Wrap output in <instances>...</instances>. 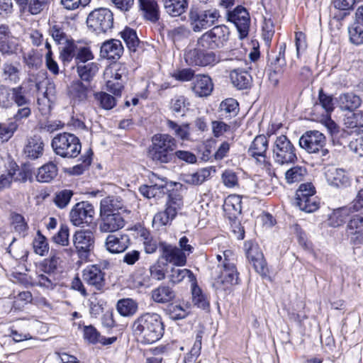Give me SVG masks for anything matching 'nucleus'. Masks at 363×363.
<instances>
[{"instance_id": "obj_50", "label": "nucleus", "mask_w": 363, "mask_h": 363, "mask_svg": "<svg viewBox=\"0 0 363 363\" xmlns=\"http://www.w3.org/2000/svg\"><path fill=\"white\" fill-rule=\"evenodd\" d=\"M216 259L218 262V268L236 267V255L230 249L221 250L216 255Z\"/></svg>"}, {"instance_id": "obj_31", "label": "nucleus", "mask_w": 363, "mask_h": 363, "mask_svg": "<svg viewBox=\"0 0 363 363\" xmlns=\"http://www.w3.org/2000/svg\"><path fill=\"white\" fill-rule=\"evenodd\" d=\"M129 241L127 235H109L106 240V247L111 253H120L128 247Z\"/></svg>"}, {"instance_id": "obj_41", "label": "nucleus", "mask_w": 363, "mask_h": 363, "mask_svg": "<svg viewBox=\"0 0 363 363\" xmlns=\"http://www.w3.org/2000/svg\"><path fill=\"white\" fill-rule=\"evenodd\" d=\"M44 143L40 136L30 138L25 147V153L32 159L38 158L43 155Z\"/></svg>"}, {"instance_id": "obj_58", "label": "nucleus", "mask_w": 363, "mask_h": 363, "mask_svg": "<svg viewBox=\"0 0 363 363\" xmlns=\"http://www.w3.org/2000/svg\"><path fill=\"white\" fill-rule=\"evenodd\" d=\"M18 125L16 122H9L8 123H0V143L7 142L12 138L14 133L17 130Z\"/></svg>"}, {"instance_id": "obj_4", "label": "nucleus", "mask_w": 363, "mask_h": 363, "mask_svg": "<svg viewBox=\"0 0 363 363\" xmlns=\"http://www.w3.org/2000/svg\"><path fill=\"white\" fill-rule=\"evenodd\" d=\"M273 162L280 166L294 164L298 161L296 148L284 135L276 138L272 145Z\"/></svg>"}, {"instance_id": "obj_47", "label": "nucleus", "mask_w": 363, "mask_h": 363, "mask_svg": "<svg viewBox=\"0 0 363 363\" xmlns=\"http://www.w3.org/2000/svg\"><path fill=\"white\" fill-rule=\"evenodd\" d=\"M350 211L352 209H350V207H342L334 210L329 216L328 225L333 228L342 225L345 223Z\"/></svg>"}, {"instance_id": "obj_15", "label": "nucleus", "mask_w": 363, "mask_h": 363, "mask_svg": "<svg viewBox=\"0 0 363 363\" xmlns=\"http://www.w3.org/2000/svg\"><path fill=\"white\" fill-rule=\"evenodd\" d=\"M244 250L248 261L252 264L255 271L262 277L267 276L268 268L263 253L259 246L252 241H246Z\"/></svg>"}, {"instance_id": "obj_8", "label": "nucleus", "mask_w": 363, "mask_h": 363, "mask_svg": "<svg viewBox=\"0 0 363 363\" xmlns=\"http://www.w3.org/2000/svg\"><path fill=\"white\" fill-rule=\"evenodd\" d=\"M219 17V11L216 9L201 10L192 8L189 14L191 27L196 33L212 26L218 21Z\"/></svg>"}, {"instance_id": "obj_45", "label": "nucleus", "mask_w": 363, "mask_h": 363, "mask_svg": "<svg viewBox=\"0 0 363 363\" xmlns=\"http://www.w3.org/2000/svg\"><path fill=\"white\" fill-rule=\"evenodd\" d=\"M166 124L168 129L172 131L175 137L183 141L189 140L191 133L189 123L179 125L172 120H167Z\"/></svg>"}, {"instance_id": "obj_21", "label": "nucleus", "mask_w": 363, "mask_h": 363, "mask_svg": "<svg viewBox=\"0 0 363 363\" xmlns=\"http://www.w3.org/2000/svg\"><path fill=\"white\" fill-rule=\"evenodd\" d=\"M19 50L18 40L13 36L9 27L2 24L0 26V52L5 56H11L17 53Z\"/></svg>"}, {"instance_id": "obj_44", "label": "nucleus", "mask_w": 363, "mask_h": 363, "mask_svg": "<svg viewBox=\"0 0 363 363\" xmlns=\"http://www.w3.org/2000/svg\"><path fill=\"white\" fill-rule=\"evenodd\" d=\"M121 38L125 42L127 48L130 52H136L140 44L136 31L129 27H125L120 32Z\"/></svg>"}, {"instance_id": "obj_39", "label": "nucleus", "mask_w": 363, "mask_h": 363, "mask_svg": "<svg viewBox=\"0 0 363 363\" xmlns=\"http://www.w3.org/2000/svg\"><path fill=\"white\" fill-rule=\"evenodd\" d=\"M151 297L155 302L165 303L174 298L175 293L169 286L160 285L152 291Z\"/></svg>"}, {"instance_id": "obj_32", "label": "nucleus", "mask_w": 363, "mask_h": 363, "mask_svg": "<svg viewBox=\"0 0 363 363\" xmlns=\"http://www.w3.org/2000/svg\"><path fill=\"white\" fill-rule=\"evenodd\" d=\"M139 4L145 20L156 23L160 19V9L155 0H139Z\"/></svg>"}, {"instance_id": "obj_36", "label": "nucleus", "mask_w": 363, "mask_h": 363, "mask_svg": "<svg viewBox=\"0 0 363 363\" xmlns=\"http://www.w3.org/2000/svg\"><path fill=\"white\" fill-rule=\"evenodd\" d=\"M269 141L264 135H257L247 150L248 155L252 157H265L268 149Z\"/></svg>"}, {"instance_id": "obj_7", "label": "nucleus", "mask_w": 363, "mask_h": 363, "mask_svg": "<svg viewBox=\"0 0 363 363\" xmlns=\"http://www.w3.org/2000/svg\"><path fill=\"white\" fill-rule=\"evenodd\" d=\"M86 25L96 34L106 33L113 26V14L107 8L95 9L89 13Z\"/></svg>"}, {"instance_id": "obj_43", "label": "nucleus", "mask_w": 363, "mask_h": 363, "mask_svg": "<svg viewBox=\"0 0 363 363\" xmlns=\"http://www.w3.org/2000/svg\"><path fill=\"white\" fill-rule=\"evenodd\" d=\"M286 43H282L279 46L278 54L269 55L268 60L270 63V66L276 72H282L283 68L286 66L285 59V51H286Z\"/></svg>"}, {"instance_id": "obj_19", "label": "nucleus", "mask_w": 363, "mask_h": 363, "mask_svg": "<svg viewBox=\"0 0 363 363\" xmlns=\"http://www.w3.org/2000/svg\"><path fill=\"white\" fill-rule=\"evenodd\" d=\"M325 142V137L323 133L318 130H309L300 138L299 145L307 152L312 154L324 147Z\"/></svg>"}, {"instance_id": "obj_5", "label": "nucleus", "mask_w": 363, "mask_h": 363, "mask_svg": "<svg viewBox=\"0 0 363 363\" xmlns=\"http://www.w3.org/2000/svg\"><path fill=\"white\" fill-rule=\"evenodd\" d=\"M183 205L182 191L177 189L169 191L164 211L155 214L153 223L158 226H164L170 223L175 218Z\"/></svg>"}, {"instance_id": "obj_46", "label": "nucleus", "mask_w": 363, "mask_h": 363, "mask_svg": "<svg viewBox=\"0 0 363 363\" xmlns=\"http://www.w3.org/2000/svg\"><path fill=\"white\" fill-rule=\"evenodd\" d=\"M77 46L74 40L71 39L67 43L60 45V59L66 65L69 64L76 55Z\"/></svg>"}, {"instance_id": "obj_13", "label": "nucleus", "mask_w": 363, "mask_h": 363, "mask_svg": "<svg viewBox=\"0 0 363 363\" xmlns=\"http://www.w3.org/2000/svg\"><path fill=\"white\" fill-rule=\"evenodd\" d=\"M345 237L353 249L363 246V216H352L345 228Z\"/></svg>"}, {"instance_id": "obj_24", "label": "nucleus", "mask_w": 363, "mask_h": 363, "mask_svg": "<svg viewBox=\"0 0 363 363\" xmlns=\"http://www.w3.org/2000/svg\"><path fill=\"white\" fill-rule=\"evenodd\" d=\"M129 213L127 209L125 201L116 196H107L103 199L100 203V213Z\"/></svg>"}, {"instance_id": "obj_62", "label": "nucleus", "mask_w": 363, "mask_h": 363, "mask_svg": "<svg viewBox=\"0 0 363 363\" xmlns=\"http://www.w3.org/2000/svg\"><path fill=\"white\" fill-rule=\"evenodd\" d=\"M33 245L34 252L40 256L45 255L48 252L49 247L46 238L39 230L33 240Z\"/></svg>"}, {"instance_id": "obj_17", "label": "nucleus", "mask_w": 363, "mask_h": 363, "mask_svg": "<svg viewBox=\"0 0 363 363\" xmlns=\"http://www.w3.org/2000/svg\"><path fill=\"white\" fill-rule=\"evenodd\" d=\"M227 19L234 23L241 39L248 35L250 18L245 8L238 6L234 10L228 11Z\"/></svg>"}, {"instance_id": "obj_37", "label": "nucleus", "mask_w": 363, "mask_h": 363, "mask_svg": "<svg viewBox=\"0 0 363 363\" xmlns=\"http://www.w3.org/2000/svg\"><path fill=\"white\" fill-rule=\"evenodd\" d=\"M99 71V65L96 62L77 64V72L82 82L91 84L94 77Z\"/></svg>"}, {"instance_id": "obj_28", "label": "nucleus", "mask_w": 363, "mask_h": 363, "mask_svg": "<svg viewBox=\"0 0 363 363\" xmlns=\"http://www.w3.org/2000/svg\"><path fill=\"white\" fill-rule=\"evenodd\" d=\"M239 112V104L233 99L228 98L223 100L219 106L218 110V118L220 120L229 121L235 117Z\"/></svg>"}, {"instance_id": "obj_49", "label": "nucleus", "mask_w": 363, "mask_h": 363, "mask_svg": "<svg viewBox=\"0 0 363 363\" xmlns=\"http://www.w3.org/2000/svg\"><path fill=\"white\" fill-rule=\"evenodd\" d=\"M58 279L55 274L39 272L37 273L36 284L42 288L52 290L58 285Z\"/></svg>"}, {"instance_id": "obj_9", "label": "nucleus", "mask_w": 363, "mask_h": 363, "mask_svg": "<svg viewBox=\"0 0 363 363\" xmlns=\"http://www.w3.org/2000/svg\"><path fill=\"white\" fill-rule=\"evenodd\" d=\"M315 193V187L311 183L299 186L296 192V205L301 211L312 213L318 209L319 202Z\"/></svg>"}, {"instance_id": "obj_10", "label": "nucleus", "mask_w": 363, "mask_h": 363, "mask_svg": "<svg viewBox=\"0 0 363 363\" xmlns=\"http://www.w3.org/2000/svg\"><path fill=\"white\" fill-rule=\"evenodd\" d=\"M72 242L78 257L81 259H87L94 250L95 238L89 230H79L75 232Z\"/></svg>"}, {"instance_id": "obj_38", "label": "nucleus", "mask_w": 363, "mask_h": 363, "mask_svg": "<svg viewBox=\"0 0 363 363\" xmlns=\"http://www.w3.org/2000/svg\"><path fill=\"white\" fill-rule=\"evenodd\" d=\"M191 295L192 303L195 306L206 312L210 311L209 299L197 285V281L195 282V284L191 285Z\"/></svg>"}, {"instance_id": "obj_30", "label": "nucleus", "mask_w": 363, "mask_h": 363, "mask_svg": "<svg viewBox=\"0 0 363 363\" xmlns=\"http://www.w3.org/2000/svg\"><path fill=\"white\" fill-rule=\"evenodd\" d=\"M83 337L86 342L93 345L101 343L103 345H108L113 344L116 340L115 337L106 338L101 336L99 332L91 325L84 326Z\"/></svg>"}, {"instance_id": "obj_3", "label": "nucleus", "mask_w": 363, "mask_h": 363, "mask_svg": "<svg viewBox=\"0 0 363 363\" xmlns=\"http://www.w3.org/2000/svg\"><path fill=\"white\" fill-rule=\"evenodd\" d=\"M51 146L54 152L63 158H75L82 149L79 139L67 132L55 135L52 140Z\"/></svg>"}, {"instance_id": "obj_61", "label": "nucleus", "mask_w": 363, "mask_h": 363, "mask_svg": "<svg viewBox=\"0 0 363 363\" xmlns=\"http://www.w3.org/2000/svg\"><path fill=\"white\" fill-rule=\"evenodd\" d=\"M127 72V68L124 65L115 64L107 68L104 74L106 76L110 75L115 80H123V78H126Z\"/></svg>"}, {"instance_id": "obj_59", "label": "nucleus", "mask_w": 363, "mask_h": 363, "mask_svg": "<svg viewBox=\"0 0 363 363\" xmlns=\"http://www.w3.org/2000/svg\"><path fill=\"white\" fill-rule=\"evenodd\" d=\"M189 102L184 96H175L171 101V110L174 113H182L184 115L189 109Z\"/></svg>"}, {"instance_id": "obj_20", "label": "nucleus", "mask_w": 363, "mask_h": 363, "mask_svg": "<svg viewBox=\"0 0 363 363\" xmlns=\"http://www.w3.org/2000/svg\"><path fill=\"white\" fill-rule=\"evenodd\" d=\"M219 274L215 279L213 286L216 290H227L231 286L239 284V272L237 267L218 268Z\"/></svg>"}, {"instance_id": "obj_2", "label": "nucleus", "mask_w": 363, "mask_h": 363, "mask_svg": "<svg viewBox=\"0 0 363 363\" xmlns=\"http://www.w3.org/2000/svg\"><path fill=\"white\" fill-rule=\"evenodd\" d=\"M177 147L175 138L166 133H157L152 138L147 156L153 162L160 164L169 163L174 159Z\"/></svg>"}, {"instance_id": "obj_56", "label": "nucleus", "mask_w": 363, "mask_h": 363, "mask_svg": "<svg viewBox=\"0 0 363 363\" xmlns=\"http://www.w3.org/2000/svg\"><path fill=\"white\" fill-rule=\"evenodd\" d=\"M49 33L56 44L61 45L72 38L65 32L60 25H54L50 28Z\"/></svg>"}, {"instance_id": "obj_55", "label": "nucleus", "mask_w": 363, "mask_h": 363, "mask_svg": "<svg viewBox=\"0 0 363 363\" xmlns=\"http://www.w3.org/2000/svg\"><path fill=\"white\" fill-rule=\"evenodd\" d=\"M13 103L17 106L21 107L24 105H30V100L28 96L26 89L21 85L12 87Z\"/></svg>"}, {"instance_id": "obj_42", "label": "nucleus", "mask_w": 363, "mask_h": 363, "mask_svg": "<svg viewBox=\"0 0 363 363\" xmlns=\"http://www.w3.org/2000/svg\"><path fill=\"white\" fill-rule=\"evenodd\" d=\"M166 12L171 16H179L188 8V0H163Z\"/></svg>"}, {"instance_id": "obj_33", "label": "nucleus", "mask_w": 363, "mask_h": 363, "mask_svg": "<svg viewBox=\"0 0 363 363\" xmlns=\"http://www.w3.org/2000/svg\"><path fill=\"white\" fill-rule=\"evenodd\" d=\"M337 102L342 111H353L360 106L362 100L354 93L347 92L341 94L337 98Z\"/></svg>"}, {"instance_id": "obj_29", "label": "nucleus", "mask_w": 363, "mask_h": 363, "mask_svg": "<svg viewBox=\"0 0 363 363\" xmlns=\"http://www.w3.org/2000/svg\"><path fill=\"white\" fill-rule=\"evenodd\" d=\"M123 52V46L119 40L111 39L104 42L101 47V55L109 60L118 59Z\"/></svg>"}, {"instance_id": "obj_64", "label": "nucleus", "mask_w": 363, "mask_h": 363, "mask_svg": "<svg viewBox=\"0 0 363 363\" xmlns=\"http://www.w3.org/2000/svg\"><path fill=\"white\" fill-rule=\"evenodd\" d=\"M90 3L91 0H60V4L67 11L82 9Z\"/></svg>"}, {"instance_id": "obj_34", "label": "nucleus", "mask_w": 363, "mask_h": 363, "mask_svg": "<svg viewBox=\"0 0 363 363\" xmlns=\"http://www.w3.org/2000/svg\"><path fill=\"white\" fill-rule=\"evenodd\" d=\"M230 78L233 86L238 89H246L251 86L252 77L242 69H233L230 74Z\"/></svg>"}, {"instance_id": "obj_63", "label": "nucleus", "mask_w": 363, "mask_h": 363, "mask_svg": "<svg viewBox=\"0 0 363 363\" xmlns=\"http://www.w3.org/2000/svg\"><path fill=\"white\" fill-rule=\"evenodd\" d=\"M224 121L218 118V120L211 122L212 133L216 138H219L225 133L232 130L230 124L226 123Z\"/></svg>"}, {"instance_id": "obj_25", "label": "nucleus", "mask_w": 363, "mask_h": 363, "mask_svg": "<svg viewBox=\"0 0 363 363\" xmlns=\"http://www.w3.org/2000/svg\"><path fill=\"white\" fill-rule=\"evenodd\" d=\"M191 89L194 94L199 97L208 96L213 89V84L209 76L197 74L191 82Z\"/></svg>"}, {"instance_id": "obj_14", "label": "nucleus", "mask_w": 363, "mask_h": 363, "mask_svg": "<svg viewBox=\"0 0 363 363\" xmlns=\"http://www.w3.org/2000/svg\"><path fill=\"white\" fill-rule=\"evenodd\" d=\"M91 84H86L79 79L72 81L67 88V95L73 107L85 104L92 92Z\"/></svg>"}, {"instance_id": "obj_54", "label": "nucleus", "mask_w": 363, "mask_h": 363, "mask_svg": "<svg viewBox=\"0 0 363 363\" xmlns=\"http://www.w3.org/2000/svg\"><path fill=\"white\" fill-rule=\"evenodd\" d=\"M117 310L123 316H130L137 312L138 304L131 298L121 299L118 301Z\"/></svg>"}, {"instance_id": "obj_26", "label": "nucleus", "mask_w": 363, "mask_h": 363, "mask_svg": "<svg viewBox=\"0 0 363 363\" xmlns=\"http://www.w3.org/2000/svg\"><path fill=\"white\" fill-rule=\"evenodd\" d=\"M325 178L329 185L344 188L350 186V180L343 169L330 167L325 172Z\"/></svg>"}, {"instance_id": "obj_52", "label": "nucleus", "mask_w": 363, "mask_h": 363, "mask_svg": "<svg viewBox=\"0 0 363 363\" xmlns=\"http://www.w3.org/2000/svg\"><path fill=\"white\" fill-rule=\"evenodd\" d=\"M211 175V169L203 168L199 169L193 174H186L184 175V181L189 184H201Z\"/></svg>"}, {"instance_id": "obj_35", "label": "nucleus", "mask_w": 363, "mask_h": 363, "mask_svg": "<svg viewBox=\"0 0 363 363\" xmlns=\"http://www.w3.org/2000/svg\"><path fill=\"white\" fill-rule=\"evenodd\" d=\"M169 281L172 284H177L181 283L184 278L187 277L191 285L195 284L196 281V276L194 273L188 269H180L176 267H172L167 275Z\"/></svg>"}, {"instance_id": "obj_16", "label": "nucleus", "mask_w": 363, "mask_h": 363, "mask_svg": "<svg viewBox=\"0 0 363 363\" xmlns=\"http://www.w3.org/2000/svg\"><path fill=\"white\" fill-rule=\"evenodd\" d=\"M198 47L189 50L185 55L186 62L192 66L214 65L220 62V57L214 52H205Z\"/></svg>"}, {"instance_id": "obj_12", "label": "nucleus", "mask_w": 363, "mask_h": 363, "mask_svg": "<svg viewBox=\"0 0 363 363\" xmlns=\"http://www.w3.org/2000/svg\"><path fill=\"white\" fill-rule=\"evenodd\" d=\"M95 211L88 201L76 203L69 213L71 223L75 226L89 225L94 220Z\"/></svg>"}, {"instance_id": "obj_48", "label": "nucleus", "mask_w": 363, "mask_h": 363, "mask_svg": "<svg viewBox=\"0 0 363 363\" xmlns=\"http://www.w3.org/2000/svg\"><path fill=\"white\" fill-rule=\"evenodd\" d=\"M1 77L5 82L16 84L20 80V69L11 62L4 63Z\"/></svg>"}, {"instance_id": "obj_40", "label": "nucleus", "mask_w": 363, "mask_h": 363, "mask_svg": "<svg viewBox=\"0 0 363 363\" xmlns=\"http://www.w3.org/2000/svg\"><path fill=\"white\" fill-rule=\"evenodd\" d=\"M58 169L52 162H48L40 167L36 174V179L39 182H50L57 175Z\"/></svg>"}, {"instance_id": "obj_1", "label": "nucleus", "mask_w": 363, "mask_h": 363, "mask_svg": "<svg viewBox=\"0 0 363 363\" xmlns=\"http://www.w3.org/2000/svg\"><path fill=\"white\" fill-rule=\"evenodd\" d=\"M133 335L143 345L153 344L164 335V325L160 315L144 313L138 316L132 325Z\"/></svg>"}, {"instance_id": "obj_53", "label": "nucleus", "mask_w": 363, "mask_h": 363, "mask_svg": "<svg viewBox=\"0 0 363 363\" xmlns=\"http://www.w3.org/2000/svg\"><path fill=\"white\" fill-rule=\"evenodd\" d=\"M350 40L354 45L363 44V23L357 18L351 26L348 27Z\"/></svg>"}, {"instance_id": "obj_60", "label": "nucleus", "mask_w": 363, "mask_h": 363, "mask_svg": "<svg viewBox=\"0 0 363 363\" xmlns=\"http://www.w3.org/2000/svg\"><path fill=\"white\" fill-rule=\"evenodd\" d=\"M74 193L70 189H63L55 193L54 197L55 204L60 208H65L69 203Z\"/></svg>"}, {"instance_id": "obj_18", "label": "nucleus", "mask_w": 363, "mask_h": 363, "mask_svg": "<svg viewBox=\"0 0 363 363\" xmlns=\"http://www.w3.org/2000/svg\"><path fill=\"white\" fill-rule=\"evenodd\" d=\"M159 251L160 257L167 263L176 267L184 266L186 264V254L175 245L166 242H160Z\"/></svg>"}, {"instance_id": "obj_22", "label": "nucleus", "mask_w": 363, "mask_h": 363, "mask_svg": "<svg viewBox=\"0 0 363 363\" xmlns=\"http://www.w3.org/2000/svg\"><path fill=\"white\" fill-rule=\"evenodd\" d=\"M105 273L96 264L87 266L82 272L83 280L96 290H101L105 286Z\"/></svg>"}, {"instance_id": "obj_57", "label": "nucleus", "mask_w": 363, "mask_h": 363, "mask_svg": "<svg viewBox=\"0 0 363 363\" xmlns=\"http://www.w3.org/2000/svg\"><path fill=\"white\" fill-rule=\"evenodd\" d=\"M94 98L98 101L99 106L105 110H111L116 104L115 97L106 92H96L94 94Z\"/></svg>"}, {"instance_id": "obj_11", "label": "nucleus", "mask_w": 363, "mask_h": 363, "mask_svg": "<svg viewBox=\"0 0 363 363\" xmlns=\"http://www.w3.org/2000/svg\"><path fill=\"white\" fill-rule=\"evenodd\" d=\"M36 89L38 91L37 102L39 110L47 113L50 112L52 105L56 99V87L53 82L45 80L36 83Z\"/></svg>"}, {"instance_id": "obj_27", "label": "nucleus", "mask_w": 363, "mask_h": 363, "mask_svg": "<svg viewBox=\"0 0 363 363\" xmlns=\"http://www.w3.org/2000/svg\"><path fill=\"white\" fill-rule=\"evenodd\" d=\"M167 189V182L157 178L155 182L151 180L150 185H142L139 188L140 193L147 199L155 198L158 199L165 194Z\"/></svg>"}, {"instance_id": "obj_23", "label": "nucleus", "mask_w": 363, "mask_h": 363, "mask_svg": "<svg viewBox=\"0 0 363 363\" xmlns=\"http://www.w3.org/2000/svg\"><path fill=\"white\" fill-rule=\"evenodd\" d=\"M99 230L104 233L115 232L125 225V220L121 212L101 213Z\"/></svg>"}, {"instance_id": "obj_51", "label": "nucleus", "mask_w": 363, "mask_h": 363, "mask_svg": "<svg viewBox=\"0 0 363 363\" xmlns=\"http://www.w3.org/2000/svg\"><path fill=\"white\" fill-rule=\"evenodd\" d=\"M307 175V169L304 166H294L285 173V179L288 184L299 182Z\"/></svg>"}, {"instance_id": "obj_6", "label": "nucleus", "mask_w": 363, "mask_h": 363, "mask_svg": "<svg viewBox=\"0 0 363 363\" xmlns=\"http://www.w3.org/2000/svg\"><path fill=\"white\" fill-rule=\"evenodd\" d=\"M230 33L225 25L216 26L199 38L197 46L202 50L220 49L227 44Z\"/></svg>"}]
</instances>
